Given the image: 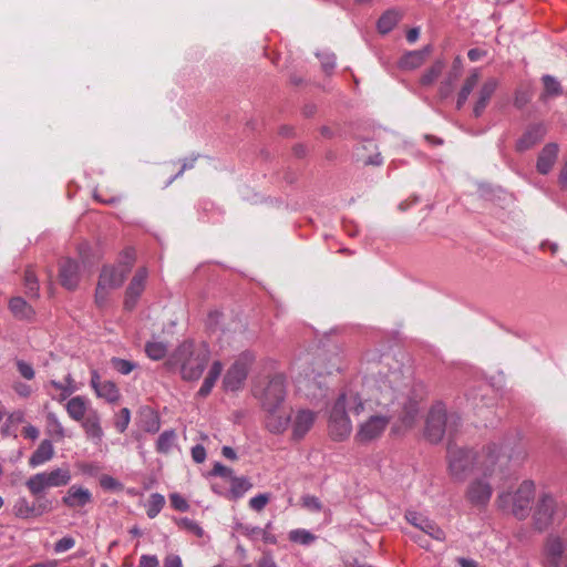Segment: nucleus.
<instances>
[{
    "label": "nucleus",
    "instance_id": "nucleus-1",
    "mask_svg": "<svg viewBox=\"0 0 567 567\" xmlns=\"http://www.w3.org/2000/svg\"><path fill=\"white\" fill-rule=\"evenodd\" d=\"M404 385L402 364L391 354H382L361 382V401L368 413L358 423L354 440L367 444L380 439L393 420Z\"/></svg>",
    "mask_w": 567,
    "mask_h": 567
},
{
    "label": "nucleus",
    "instance_id": "nucleus-2",
    "mask_svg": "<svg viewBox=\"0 0 567 567\" xmlns=\"http://www.w3.org/2000/svg\"><path fill=\"white\" fill-rule=\"evenodd\" d=\"M364 411L361 401V388L350 385L346 388L334 401L329 411L328 431L333 441H344L352 432V422L348 413L360 415Z\"/></svg>",
    "mask_w": 567,
    "mask_h": 567
},
{
    "label": "nucleus",
    "instance_id": "nucleus-3",
    "mask_svg": "<svg viewBox=\"0 0 567 567\" xmlns=\"http://www.w3.org/2000/svg\"><path fill=\"white\" fill-rule=\"evenodd\" d=\"M528 457V450L520 440H511L497 445L488 444L477 460L485 477L502 474L509 462L522 465Z\"/></svg>",
    "mask_w": 567,
    "mask_h": 567
},
{
    "label": "nucleus",
    "instance_id": "nucleus-4",
    "mask_svg": "<svg viewBox=\"0 0 567 567\" xmlns=\"http://www.w3.org/2000/svg\"><path fill=\"white\" fill-rule=\"evenodd\" d=\"M172 360L179 364L184 380H198L209 361V350L205 343L185 341L175 350Z\"/></svg>",
    "mask_w": 567,
    "mask_h": 567
},
{
    "label": "nucleus",
    "instance_id": "nucleus-5",
    "mask_svg": "<svg viewBox=\"0 0 567 567\" xmlns=\"http://www.w3.org/2000/svg\"><path fill=\"white\" fill-rule=\"evenodd\" d=\"M337 370H339L337 362L326 365L322 358H317L309 367L302 369L297 379L299 391L303 392L311 402L324 399L328 393V385L322 378L332 374Z\"/></svg>",
    "mask_w": 567,
    "mask_h": 567
},
{
    "label": "nucleus",
    "instance_id": "nucleus-6",
    "mask_svg": "<svg viewBox=\"0 0 567 567\" xmlns=\"http://www.w3.org/2000/svg\"><path fill=\"white\" fill-rule=\"evenodd\" d=\"M460 424V416L456 413H447L442 402L432 405L425 424V436L432 443L440 442L445 432L452 433Z\"/></svg>",
    "mask_w": 567,
    "mask_h": 567
},
{
    "label": "nucleus",
    "instance_id": "nucleus-7",
    "mask_svg": "<svg viewBox=\"0 0 567 567\" xmlns=\"http://www.w3.org/2000/svg\"><path fill=\"white\" fill-rule=\"evenodd\" d=\"M535 496V484L532 481H524L512 493H502L497 497L499 507L509 509L515 517L524 519L528 516L530 503Z\"/></svg>",
    "mask_w": 567,
    "mask_h": 567
},
{
    "label": "nucleus",
    "instance_id": "nucleus-8",
    "mask_svg": "<svg viewBox=\"0 0 567 567\" xmlns=\"http://www.w3.org/2000/svg\"><path fill=\"white\" fill-rule=\"evenodd\" d=\"M566 516V506L551 494L544 493L537 501L534 512V524L538 530H545L559 523Z\"/></svg>",
    "mask_w": 567,
    "mask_h": 567
},
{
    "label": "nucleus",
    "instance_id": "nucleus-9",
    "mask_svg": "<svg viewBox=\"0 0 567 567\" xmlns=\"http://www.w3.org/2000/svg\"><path fill=\"white\" fill-rule=\"evenodd\" d=\"M72 478L69 467H55L30 476L25 481V487L32 496L45 497L47 489L66 486Z\"/></svg>",
    "mask_w": 567,
    "mask_h": 567
},
{
    "label": "nucleus",
    "instance_id": "nucleus-10",
    "mask_svg": "<svg viewBox=\"0 0 567 567\" xmlns=\"http://www.w3.org/2000/svg\"><path fill=\"white\" fill-rule=\"evenodd\" d=\"M254 395L262 408L282 405L287 396V379L281 373L268 377L255 385Z\"/></svg>",
    "mask_w": 567,
    "mask_h": 567
},
{
    "label": "nucleus",
    "instance_id": "nucleus-11",
    "mask_svg": "<svg viewBox=\"0 0 567 567\" xmlns=\"http://www.w3.org/2000/svg\"><path fill=\"white\" fill-rule=\"evenodd\" d=\"M476 455L472 450L460 447L451 442L447 445L449 472L453 480L463 482L473 470Z\"/></svg>",
    "mask_w": 567,
    "mask_h": 567
},
{
    "label": "nucleus",
    "instance_id": "nucleus-12",
    "mask_svg": "<svg viewBox=\"0 0 567 567\" xmlns=\"http://www.w3.org/2000/svg\"><path fill=\"white\" fill-rule=\"evenodd\" d=\"M255 361V354L250 351L243 352L228 369L224 385L227 390L237 391L240 389L248 375V371Z\"/></svg>",
    "mask_w": 567,
    "mask_h": 567
},
{
    "label": "nucleus",
    "instance_id": "nucleus-13",
    "mask_svg": "<svg viewBox=\"0 0 567 567\" xmlns=\"http://www.w3.org/2000/svg\"><path fill=\"white\" fill-rule=\"evenodd\" d=\"M126 257L127 262L125 264L104 266L101 270L99 281L112 289L121 287L135 261V250L133 248H126Z\"/></svg>",
    "mask_w": 567,
    "mask_h": 567
},
{
    "label": "nucleus",
    "instance_id": "nucleus-14",
    "mask_svg": "<svg viewBox=\"0 0 567 567\" xmlns=\"http://www.w3.org/2000/svg\"><path fill=\"white\" fill-rule=\"evenodd\" d=\"M52 502L47 497L34 496L33 502L19 497L13 505V514L22 519L40 517L52 511Z\"/></svg>",
    "mask_w": 567,
    "mask_h": 567
},
{
    "label": "nucleus",
    "instance_id": "nucleus-15",
    "mask_svg": "<svg viewBox=\"0 0 567 567\" xmlns=\"http://www.w3.org/2000/svg\"><path fill=\"white\" fill-rule=\"evenodd\" d=\"M265 426L272 434H282L289 426L291 414L282 405L262 408Z\"/></svg>",
    "mask_w": 567,
    "mask_h": 567
},
{
    "label": "nucleus",
    "instance_id": "nucleus-16",
    "mask_svg": "<svg viewBox=\"0 0 567 567\" xmlns=\"http://www.w3.org/2000/svg\"><path fill=\"white\" fill-rule=\"evenodd\" d=\"M317 416V412L312 410L298 409L290 420L291 439L297 442L301 441L315 425Z\"/></svg>",
    "mask_w": 567,
    "mask_h": 567
},
{
    "label": "nucleus",
    "instance_id": "nucleus-17",
    "mask_svg": "<svg viewBox=\"0 0 567 567\" xmlns=\"http://www.w3.org/2000/svg\"><path fill=\"white\" fill-rule=\"evenodd\" d=\"M147 276L148 271L145 267L138 268L134 274L125 291L124 308L126 310L135 308L138 298L145 289Z\"/></svg>",
    "mask_w": 567,
    "mask_h": 567
},
{
    "label": "nucleus",
    "instance_id": "nucleus-18",
    "mask_svg": "<svg viewBox=\"0 0 567 567\" xmlns=\"http://www.w3.org/2000/svg\"><path fill=\"white\" fill-rule=\"evenodd\" d=\"M90 383L97 398L112 404L118 402L121 392L113 381L102 380L97 371H92Z\"/></svg>",
    "mask_w": 567,
    "mask_h": 567
},
{
    "label": "nucleus",
    "instance_id": "nucleus-19",
    "mask_svg": "<svg viewBox=\"0 0 567 567\" xmlns=\"http://www.w3.org/2000/svg\"><path fill=\"white\" fill-rule=\"evenodd\" d=\"M546 134L547 127L544 123L530 124L516 141L515 150L519 153L526 152L540 143Z\"/></svg>",
    "mask_w": 567,
    "mask_h": 567
},
{
    "label": "nucleus",
    "instance_id": "nucleus-20",
    "mask_svg": "<svg viewBox=\"0 0 567 567\" xmlns=\"http://www.w3.org/2000/svg\"><path fill=\"white\" fill-rule=\"evenodd\" d=\"M565 547L560 537L548 536L544 543L543 556L546 567H560L563 557L565 558Z\"/></svg>",
    "mask_w": 567,
    "mask_h": 567
},
{
    "label": "nucleus",
    "instance_id": "nucleus-21",
    "mask_svg": "<svg viewBox=\"0 0 567 567\" xmlns=\"http://www.w3.org/2000/svg\"><path fill=\"white\" fill-rule=\"evenodd\" d=\"M405 519L414 527L431 536L433 539L440 542L445 539L444 530L422 514L414 511H408L405 513Z\"/></svg>",
    "mask_w": 567,
    "mask_h": 567
},
{
    "label": "nucleus",
    "instance_id": "nucleus-22",
    "mask_svg": "<svg viewBox=\"0 0 567 567\" xmlns=\"http://www.w3.org/2000/svg\"><path fill=\"white\" fill-rule=\"evenodd\" d=\"M80 265L75 260L71 258H64L60 261L59 279L64 288L69 290L76 289L80 282Z\"/></svg>",
    "mask_w": 567,
    "mask_h": 567
},
{
    "label": "nucleus",
    "instance_id": "nucleus-23",
    "mask_svg": "<svg viewBox=\"0 0 567 567\" xmlns=\"http://www.w3.org/2000/svg\"><path fill=\"white\" fill-rule=\"evenodd\" d=\"M491 496L492 486L484 480H475L467 487L466 497L473 505H486Z\"/></svg>",
    "mask_w": 567,
    "mask_h": 567
},
{
    "label": "nucleus",
    "instance_id": "nucleus-24",
    "mask_svg": "<svg viewBox=\"0 0 567 567\" xmlns=\"http://www.w3.org/2000/svg\"><path fill=\"white\" fill-rule=\"evenodd\" d=\"M92 502V493L83 486L72 485L62 497V503L70 508L84 507Z\"/></svg>",
    "mask_w": 567,
    "mask_h": 567
},
{
    "label": "nucleus",
    "instance_id": "nucleus-25",
    "mask_svg": "<svg viewBox=\"0 0 567 567\" xmlns=\"http://www.w3.org/2000/svg\"><path fill=\"white\" fill-rule=\"evenodd\" d=\"M559 147L556 143L546 144L538 154L536 169L542 175H547L555 165Z\"/></svg>",
    "mask_w": 567,
    "mask_h": 567
},
{
    "label": "nucleus",
    "instance_id": "nucleus-26",
    "mask_svg": "<svg viewBox=\"0 0 567 567\" xmlns=\"http://www.w3.org/2000/svg\"><path fill=\"white\" fill-rule=\"evenodd\" d=\"M498 86V82L496 79H488L486 80L477 93V100L475 102L473 113L475 117H480L484 110L486 109L491 97L495 93L496 89Z\"/></svg>",
    "mask_w": 567,
    "mask_h": 567
},
{
    "label": "nucleus",
    "instance_id": "nucleus-27",
    "mask_svg": "<svg viewBox=\"0 0 567 567\" xmlns=\"http://www.w3.org/2000/svg\"><path fill=\"white\" fill-rule=\"evenodd\" d=\"M65 410L70 419L81 423L87 416L89 400L82 395L73 396L66 402Z\"/></svg>",
    "mask_w": 567,
    "mask_h": 567
},
{
    "label": "nucleus",
    "instance_id": "nucleus-28",
    "mask_svg": "<svg viewBox=\"0 0 567 567\" xmlns=\"http://www.w3.org/2000/svg\"><path fill=\"white\" fill-rule=\"evenodd\" d=\"M53 456L54 447L52 442L49 440H43L29 457L28 463L30 467L34 468L48 463L53 458Z\"/></svg>",
    "mask_w": 567,
    "mask_h": 567
},
{
    "label": "nucleus",
    "instance_id": "nucleus-29",
    "mask_svg": "<svg viewBox=\"0 0 567 567\" xmlns=\"http://www.w3.org/2000/svg\"><path fill=\"white\" fill-rule=\"evenodd\" d=\"M81 426L89 440H92L95 443L101 442L103 437V430L101 427L100 416L96 411H91L85 420L81 422Z\"/></svg>",
    "mask_w": 567,
    "mask_h": 567
},
{
    "label": "nucleus",
    "instance_id": "nucleus-30",
    "mask_svg": "<svg viewBox=\"0 0 567 567\" xmlns=\"http://www.w3.org/2000/svg\"><path fill=\"white\" fill-rule=\"evenodd\" d=\"M430 53L431 47L429 45L422 50L410 51L401 58L400 66L405 70L416 69L424 63Z\"/></svg>",
    "mask_w": 567,
    "mask_h": 567
},
{
    "label": "nucleus",
    "instance_id": "nucleus-31",
    "mask_svg": "<svg viewBox=\"0 0 567 567\" xmlns=\"http://www.w3.org/2000/svg\"><path fill=\"white\" fill-rule=\"evenodd\" d=\"M223 371V365L219 361H215L210 369H209V372L207 374V377L205 378L200 389L198 390V395L199 396H207L212 389L214 388L217 379L219 378L220 373Z\"/></svg>",
    "mask_w": 567,
    "mask_h": 567
},
{
    "label": "nucleus",
    "instance_id": "nucleus-32",
    "mask_svg": "<svg viewBox=\"0 0 567 567\" xmlns=\"http://www.w3.org/2000/svg\"><path fill=\"white\" fill-rule=\"evenodd\" d=\"M480 81V73L477 70H474L464 81L461 91L458 92L456 106L457 109L463 107L468 95L472 93L473 89L477 85Z\"/></svg>",
    "mask_w": 567,
    "mask_h": 567
},
{
    "label": "nucleus",
    "instance_id": "nucleus-33",
    "mask_svg": "<svg viewBox=\"0 0 567 567\" xmlns=\"http://www.w3.org/2000/svg\"><path fill=\"white\" fill-rule=\"evenodd\" d=\"M9 309L18 319H29L33 315L32 307L21 297H13L9 301Z\"/></svg>",
    "mask_w": 567,
    "mask_h": 567
},
{
    "label": "nucleus",
    "instance_id": "nucleus-34",
    "mask_svg": "<svg viewBox=\"0 0 567 567\" xmlns=\"http://www.w3.org/2000/svg\"><path fill=\"white\" fill-rule=\"evenodd\" d=\"M399 21H400L399 12H396L394 10H389L380 17V19L378 21V30L383 34L388 33L391 30H393V28L398 24Z\"/></svg>",
    "mask_w": 567,
    "mask_h": 567
},
{
    "label": "nucleus",
    "instance_id": "nucleus-35",
    "mask_svg": "<svg viewBox=\"0 0 567 567\" xmlns=\"http://www.w3.org/2000/svg\"><path fill=\"white\" fill-rule=\"evenodd\" d=\"M165 505V498L162 494L154 493L150 496L146 505V514L150 518H155Z\"/></svg>",
    "mask_w": 567,
    "mask_h": 567
},
{
    "label": "nucleus",
    "instance_id": "nucleus-36",
    "mask_svg": "<svg viewBox=\"0 0 567 567\" xmlns=\"http://www.w3.org/2000/svg\"><path fill=\"white\" fill-rule=\"evenodd\" d=\"M175 439H176V434H175L174 431H165V432H163L158 436V440H157V443H156L157 452L164 453V454L171 452V450H172V447L174 445Z\"/></svg>",
    "mask_w": 567,
    "mask_h": 567
},
{
    "label": "nucleus",
    "instance_id": "nucleus-37",
    "mask_svg": "<svg viewBox=\"0 0 567 567\" xmlns=\"http://www.w3.org/2000/svg\"><path fill=\"white\" fill-rule=\"evenodd\" d=\"M288 537L290 542L298 543L301 545H309L316 539V536L313 534L302 528L290 530Z\"/></svg>",
    "mask_w": 567,
    "mask_h": 567
},
{
    "label": "nucleus",
    "instance_id": "nucleus-38",
    "mask_svg": "<svg viewBox=\"0 0 567 567\" xmlns=\"http://www.w3.org/2000/svg\"><path fill=\"white\" fill-rule=\"evenodd\" d=\"M145 352L150 359L161 360L166 355L167 348L163 342H147Z\"/></svg>",
    "mask_w": 567,
    "mask_h": 567
},
{
    "label": "nucleus",
    "instance_id": "nucleus-39",
    "mask_svg": "<svg viewBox=\"0 0 567 567\" xmlns=\"http://www.w3.org/2000/svg\"><path fill=\"white\" fill-rule=\"evenodd\" d=\"M544 85V96H557L561 93L560 83L551 75H544L543 79Z\"/></svg>",
    "mask_w": 567,
    "mask_h": 567
},
{
    "label": "nucleus",
    "instance_id": "nucleus-40",
    "mask_svg": "<svg viewBox=\"0 0 567 567\" xmlns=\"http://www.w3.org/2000/svg\"><path fill=\"white\" fill-rule=\"evenodd\" d=\"M419 409L416 402H409L403 406V413L400 416L404 426H412L415 422Z\"/></svg>",
    "mask_w": 567,
    "mask_h": 567
},
{
    "label": "nucleus",
    "instance_id": "nucleus-41",
    "mask_svg": "<svg viewBox=\"0 0 567 567\" xmlns=\"http://www.w3.org/2000/svg\"><path fill=\"white\" fill-rule=\"evenodd\" d=\"M444 69V63L442 61H436L432 64V66L422 75L421 83L422 85L432 84L439 75L442 73Z\"/></svg>",
    "mask_w": 567,
    "mask_h": 567
},
{
    "label": "nucleus",
    "instance_id": "nucleus-42",
    "mask_svg": "<svg viewBox=\"0 0 567 567\" xmlns=\"http://www.w3.org/2000/svg\"><path fill=\"white\" fill-rule=\"evenodd\" d=\"M110 363H111V367L116 372H118L123 375L130 374L136 368V364L134 362L125 360V359L116 358V357H113L111 359Z\"/></svg>",
    "mask_w": 567,
    "mask_h": 567
},
{
    "label": "nucleus",
    "instance_id": "nucleus-43",
    "mask_svg": "<svg viewBox=\"0 0 567 567\" xmlns=\"http://www.w3.org/2000/svg\"><path fill=\"white\" fill-rule=\"evenodd\" d=\"M48 425L50 429V432L53 434V436L58 440H61L65 436V431L56 415L52 412L48 413L47 415Z\"/></svg>",
    "mask_w": 567,
    "mask_h": 567
},
{
    "label": "nucleus",
    "instance_id": "nucleus-44",
    "mask_svg": "<svg viewBox=\"0 0 567 567\" xmlns=\"http://www.w3.org/2000/svg\"><path fill=\"white\" fill-rule=\"evenodd\" d=\"M24 285L27 288V295H29L31 297L38 296V291H39L38 279H37L35 272L31 268H28L24 272Z\"/></svg>",
    "mask_w": 567,
    "mask_h": 567
},
{
    "label": "nucleus",
    "instance_id": "nucleus-45",
    "mask_svg": "<svg viewBox=\"0 0 567 567\" xmlns=\"http://www.w3.org/2000/svg\"><path fill=\"white\" fill-rule=\"evenodd\" d=\"M131 421V411L127 408L120 410L115 417L114 426L120 433H124Z\"/></svg>",
    "mask_w": 567,
    "mask_h": 567
},
{
    "label": "nucleus",
    "instance_id": "nucleus-46",
    "mask_svg": "<svg viewBox=\"0 0 567 567\" xmlns=\"http://www.w3.org/2000/svg\"><path fill=\"white\" fill-rule=\"evenodd\" d=\"M235 530L240 535L254 540L259 538V534L261 533V528L257 526H249L243 523H236Z\"/></svg>",
    "mask_w": 567,
    "mask_h": 567
},
{
    "label": "nucleus",
    "instance_id": "nucleus-47",
    "mask_svg": "<svg viewBox=\"0 0 567 567\" xmlns=\"http://www.w3.org/2000/svg\"><path fill=\"white\" fill-rule=\"evenodd\" d=\"M111 290H112V288L106 287L101 281H97V286L95 289V303L99 307H104L106 305Z\"/></svg>",
    "mask_w": 567,
    "mask_h": 567
},
{
    "label": "nucleus",
    "instance_id": "nucleus-48",
    "mask_svg": "<svg viewBox=\"0 0 567 567\" xmlns=\"http://www.w3.org/2000/svg\"><path fill=\"white\" fill-rule=\"evenodd\" d=\"M302 506L309 512H320L322 509V503L313 495H305L301 498Z\"/></svg>",
    "mask_w": 567,
    "mask_h": 567
},
{
    "label": "nucleus",
    "instance_id": "nucleus-49",
    "mask_svg": "<svg viewBox=\"0 0 567 567\" xmlns=\"http://www.w3.org/2000/svg\"><path fill=\"white\" fill-rule=\"evenodd\" d=\"M250 487V484L245 478H234L231 482V494L238 498L240 497L248 488Z\"/></svg>",
    "mask_w": 567,
    "mask_h": 567
},
{
    "label": "nucleus",
    "instance_id": "nucleus-50",
    "mask_svg": "<svg viewBox=\"0 0 567 567\" xmlns=\"http://www.w3.org/2000/svg\"><path fill=\"white\" fill-rule=\"evenodd\" d=\"M177 524L181 528L187 529V530L194 533L198 537H202L204 534L203 528L196 522H194L187 517L181 518L177 522Z\"/></svg>",
    "mask_w": 567,
    "mask_h": 567
},
{
    "label": "nucleus",
    "instance_id": "nucleus-51",
    "mask_svg": "<svg viewBox=\"0 0 567 567\" xmlns=\"http://www.w3.org/2000/svg\"><path fill=\"white\" fill-rule=\"evenodd\" d=\"M171 505L174 509L179 512H187L189 509L188 502L178 493L169 495Z\"/></svg>",
    "mask_w": 567,
    "mask_h": 567
},
{
    "label": "nucleus",
    "instance_id": "nucleus-52",
    "mask_svg": "<svg viewBox=\"0 0 567 567\" xmlns=\"http://www.w3.org/2000/svg\"><path fill=\"white\" fill-rule=\"evenodd\" d=\"M269 501L270 496L268 494H258L249 499V507L256 512H261Z\"/></svg>",
    "mask_w": 567,
    "mask_h": 567
},
{
    "label": "nucleus",
    "instance_id": "nucleus-53",
    "mask_svg": "<svg viewBox=\"0 0 567 567\" xmlns=\"http://www.w3.org/2000/svg\"><path fill=\"white\" fill-rule=\"evenodd\" d=\"M63 384H64L63 392L60 394L59 398H56V400L59 402L64 401L66 398H69L72 393H74L76 391V386L74 384V379L72 378L71 374H68L64 378Z\"/></svg>",
    "mask_w": 567,
    "mask_h": 567
},
{
    "label": "nucleus",
    "instance_id": "nucleus-54",
    "mask_svg": "<svg viewBox=\"0 0 567 567\" xmlns=\"http://www.w3.org/2000/svg\"><path fill=\"white\" fill-rule=\"evenodd\" d=\"M100 485L104 489H109V491L122 489V484L116 478H114L110 475H102L100 477Z\"/></svg>",
    "mask_w": 567,
    "mask_h": 567
},
{
    "label": "nucleus",
    "instance_id": "nucleus-55",
    "mask_svg": "<svg viewBox=\"0 0 567 567\" xmlns=\"http://www.w3.org/2000/svg\"><path fill=\"white\" fill-rule=\"evenodd\" d=\"M75 545V540L73 537L66 536L58 540L54 545V550L56 553H64L71 548H73Z\"/></svg>",
    "mask_w": 567,
    "mask_h": 567
},
{
    "label": "nucleus",
    "instance_id": "nucleus-56",
    "mask_svg": "<svg viewBox=\"0 0 567 567\" xmlns=\"http://www.w3.org/2000/svg\"><path fill=\"white\" fill-rule=\"evenodd\" d=\"M17 367H18L19 373L24 379L32 380L34 378V370L29 363H27L24 361H18Z\"/></svg>",
    "mask_w": 567,
    "mask_h": 567
},
{
    "label": "nucleus",
    "instance_id": "nucleus-57",
    "mask_svg": "<svg viewBox=\"0 0 567 567\" xmlns=\"http://www.w3.org/2000/svg\"><path fill=\"white\" fill-rule=\"evenodd\" d=\"M137 567H159V561L155 555H142Z\"/></svg>",
    "mask_w": 567,
    "mask_h": 567
},
{
    "label": "nucleus",
    "instance_id": "nucleus-58",
    "mask_svg": "<svg viewBox=\"0 0 567 567\" xmlns=\"http://www.w3.org/2000/svg\"><path fill=\"white\" fill-rule=\"evenodd\" d=\"M163 567H184L181 556L177 554H168L163 560Z\"/></svg>",
    "mask_w": 567,
    "mask_h": 567
},
{
    "label": "nucleus",
    "instance_id": "nucleus-59",
    "mask_svg": "<svg viewBox=\"0 0 567 567\" xmlns=\"http://www.w3.org/2000/svg\"><path fill=\"white\" fill-rule=\"evenodd\" d=\"M530 101V95L526 91L518 90L515 94L514 105L523 109Z\"/></svg>",
    "mask_w": 567,
    "mask_h": 567
},
{
    "label": "nucleus",
    "instance_id": "nucleus-60",
    "mask_svg": "<svg viewBox=\"0 0 567 567\" xmlns=\"http://www.w3.org/2000/svg\"><path fill=\"white\" fill-rule=\"evenodd\" d=\"M90 249H91V247H90L89 243H85V241L81 243L78 246V251H79V255L82 258L83 262H90L91 261Z\"/></svg>",
    "mask_w": 567,
    "mask_h": 567
},
{
    "label": "nucleus",
    "instance_id": "nucleus-61",
    "mask_svg": "<svg viewBox=\"0 0 567 567\" xmlns=\"http://www.w3.org/2000/svg\"><path fill=\"white\" fill-rule=\"evenodd\" d=\"M192 456L196 463H203L206 458V451L202 445H196L192 449Z\"/></svg>",
    "mask_w": 567,
    "mask_h": 567
},
{
    "label": "nucleus",
    "instance_id": "nucleus-62",
    "mask_svg": "<svg viewBox=\"0 0 567 567\" xmlns=\"http://www.w3.org/2000/svg\"><path fill=\"white\" fill-rule=\"evenodd\" d=\"M13 389L22 398H28L31 394V386L23 382L14 383Z\"/></svg>",
    "mask_w": 567,
    "mask_h": 567
},
{
    "label": "nucleus",
    "instance_id": "nucleus-63",
    "mask_svg": "<svg viewBox=\"0 0 567 567\" xmlns=\"http://www.w3.org/2000/svg\"><path fill=\"white\" fill-rule=\"evenodd\" d=\"M22 434L25 439L35 440L39 437L40 432L35 426L29 424L23 427Z\"/></svg>",
    "mask_w": 567,
    "mask_h": 567
},
{
    "label": "nucleus",
    "instance_id": "nucleus-64",
    "mask_svg": "<svg viewBox=\"0 0 567 567\" xmlns=\"http://www.w3.org/2000/svg\"><path fill=\"white\" fill-rule=\"evenodd\" d=\"M558 183L561 188H567V161L565 162L563 168L560 169Z\"/></svg>",
    "mask_w": 567,
    "mask_h": 567
}]
</instances>
